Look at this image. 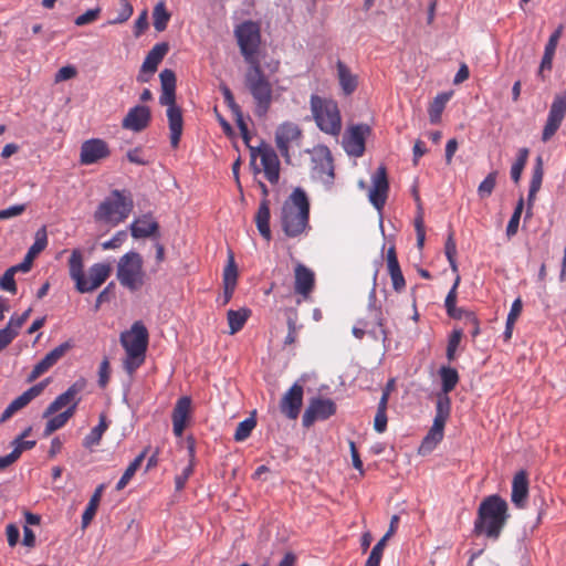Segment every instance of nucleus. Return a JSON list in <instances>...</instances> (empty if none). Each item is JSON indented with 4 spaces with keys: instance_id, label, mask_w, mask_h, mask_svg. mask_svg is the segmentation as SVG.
<instances>
[{
    "instance_id": "nucleus-1",
    "label": "nucleus",
    "mask_w": 566,
    "mask_h": 566,
    "mask_svg": "<svg viewBox=\"0 0 566 566\" xmlns=\"http://www.w3.org/2000/svg\"><path fill=\"white\" fill-rule=\"evenodd\" d=\"M233 34L239 46L240 53L248 65L244 74V84L255 104V115L265 116L274 99L277 98V92L284 87H277L274 95L273 85L265 75L260 62V49L262 44L261 25L256 21L247 20L233 30Z\"/></svg>"
},
{
    "instance_id": "nucleus-2",
    "label": "nucleus",
    "mask_w": 566,
    "mask_h": 566,
    "mask_svg": "<svg viewBox=\"0 0 566 566\" xmlns=\"http://www.w3.org/2000/svg\"><path fill=\"white\" fill-rule=\"evenodd\" d=\"M510 518L507 502L497 494L484 497L478 509L474 533L497 541Z\"/></svg>"
},
{
    "instance_id": "nucleus-3",
    "label": "nucleus",
    "mask_w": 566,
    "mask_h": 566,
    "mask_svg": "<svg viewBox=\"0 0 566 566\" xmlns=\"http://www.w3.org/2000/svg\"><path fill=\"white\" fill-rule=\"evenodd\" d=\"M280 219L282 230L289 238H296L308 228L310 201L302 188H295L283 202Z\"/></svg>"
},
{
    "instance_id": "nucleus-4",
    "label": "nucleus",
    "mask_w": 566,
    "mask_h": 566,
    "mask_svg": "<svg viewBox=\"0 0 566 566\" xmlns=\"http://www.w3.org/2000/svg\"><path fill=\"white\" fill-rule=\"evenodd\" d=\"M119 340L126 354L123 367L132 376L145 363L149 342L148 331L140 321H137L128 331L120 334Z\"/></svg>"
},
{
    "instance_id": "nucleus-5",
    "label": "nucleus",
    "mask_w": 566,
    "mask_h": 566,
    "mask_svg": "<svg viewBox=\"0 0 566 566\" xmlns=\"http://www.w3.org/2000/svg\"><path fill=\"white\" fill-rule=\"evenodd\" d=\"M111 272V264L95 263L88 269V276H86L83 254L78 249H74L69 259V273L80 293H90L98 289L109 277Z\"/></svg>"
},
{
    "instance_id": "nucleus-6",
    "label": "nucleus",
    "mask_w": 566,
    "mask_h": 566,
    "mask_svg": "<svg viewBox=\"0 0 566 566\" xmlns=\"http://www.w3.org/2000/svg\"><path fill=\"white\" fill-rule=\"evenodd\" d=\"M310 106L316 126L323 133L337 137L342 132V115L337 102L313 94Z\"/></svg>"
},
{
    "instance_id": "nucleus-7",
    "label": "nucleus",
    "mask_w": 566,
    "mask_h": 566,
    "mask_svg": "<svg viewBox=\"0 0 566 566\" xmlns=\"http://www.w3.org/2000/svg\"><path fill=\"white\" fill-rule=\"evenodd\" d=\"M133 208L134 202L129 196H126L124 191L113 190L111 196L98 205L94 212V219L96 222L116 227L128 218Z\"/></svg>"
},
{
    "instance_id": "nucleus-8",
    "label": "nucleus",
    "mask_w": 566,
    "mask_h": 566,
    "mask_svg": "<svg viewBox=\"0 0 566 566\" xmlns=\"http://www.w3.org/2000/svg\"><path fill=\"white\" fill-rule=\"evenodd\" d=\"M116 279L128 291H139L147 279L143 256L136 251H129L122 255L116 265Z\"/></svg>"
},
{
    "instance_id": "nucleus-9",
    "label": "nucleus",
    "mask_w": 566,
    "mask_h": 566,
    "mask_svg": "<svg viewBox=\"0 0 566 566\" xmlns=\"http://www.w3.org/2000/svg\"><path fill=\"white\" fill-rule=\"evenodd\" d=\"M302 128L293 122H283L275 130V145L282 157L290 161V149L294 146H301L303 139Z\"/></svg>"
},
{
    "instance_id": "nucleus-10",
    "label": "nucleus",
    "mask_w": 566,
    "mask_h": 566,
    "mask_svg": "<svg viewBox=\"0 0 566 566\" xmlns=\"http://www.w3.org/2000/svg\"><path fill=\"white\" fill-rule=\"evenodd\" d=\"M250 156L252 163H254L258 156L260 157L265 178L269 182L274 185L279 181L280 160L270 145L262 142L258 147H250Z\"/></svg>"
},
{
    "instance_id": "nucleus-11",
    "label": "nucleus",
    "mask_w": 566,
    "mask_h": 566,
    "mask_svg": "<svg viewBox=\"0 0 566 566\" xmlns=\"http://www.w3.org/2000/svg\"><path fill=\"white\" fill-rule=\"evenodd\" d=\"M371 134V128L367 124H356L349 126L343 135V147L345 151L353 157H361L366 149V138Z\"/></svg>"
},
{
    "instance_id": "nucleus-12",
    "label": "nucleus",
    "mask_w": 566,
    "mask_h": 566,
    "mask_svg": "<svg viewBox=\"0 0 566 566\" xmlns=\"http://www.w3.org/2000/svg\"><path fill=\"white\" fill-rule=\"evenodd\" d=\"M336 403L329 398H312L302 417V424L310 428L318 420H327L336 413Z\"/></svg>"
},
{
    "instance_id": "nucleus-13",
    "label": "nucleus",
    "mask_w": 566,
    "mask_h": 566,
    "mask_svg": "<svg viewBox=\"0 0 566 566\" xmlns=\"http://www.w3.org/2000/svg\"><path fill=\"white\" fill-rule=\"evenodd\" d=\"M566 115V92L555 95L548 112V116L543 128L542 140L544 143L552 139L560 127Z\"/></svg>"
},
{
    "instance_id": "nucleus-14",
    "label": "nucleus",
    "mask_w": 566,
    "mask_h": 566,
    "mask_svg": "<svg viewBox=\"0 0 566 566\" xmlns=\"http://www.w3.org/2000/svg\"><path fill=\"white\" fill-rule=\"evenodd\" d=\"M389 192V181L387 175V168L385 165H380L375 174L371 176V188L368 192V199L370 203L378 210L381 211L386 205Z\"/></svg>"
},
{
    "instance_id": "nucleus-15",
    "label": "nucleus",
    "mask_w": 566,
    "mask_h": 566,
    "mask_svg": "<svg viewBox=\"0 0 566 566\" xmlns=\"http://www.w3.org/2000/svg\"><path fill=\"white\" fill-rule=\"evenodd\" d=\"M168 51L169 45L166 42H160L153 46V49L147 53L139 74L137 75V81L139 83H146L149 81V76H147V74L153 75L157 71L158 65L164 60Z\"/></svg>"
},
{
    "instance_id": "nucleus-16",
    "label": "nucleus",
    "mask_w": 566,
    "mask_h": 566,
    "mask_svg": "<svg viewBox=\"0 0 566 566\" xmlns=\"http://www.w3.org/2000/svg\"><path fill=\"white\" fill-rule=\"evenodd\" d=\"M111 150L107 143L99 138L85 140L81 146L80 163L92 165L109 156Z\"/></svg>"
},
{
    "instance_id": "nucleus-17",
    "label": "nucleus",
    "mask_w": 566,
    "mask_h": 566,
    "mask_svg": "<svg viewBox=\"0 0 566 566\" xmlns=\"http://www.w3.org/2000/svg\"><path fill=\"white\" fill-rule=\"evenodd\" d=\"M303 386L295 382L282 397L280 402L281 412L289 419L295 420L303 405Z\"/></svg>"
},
{
    "instance_id": "nucleus-18",
    "label": "nucleus",
    "mask_w": 566,
    "mask_h": 566,
    "mask_svg": "<svg viewBox=\"0 0 566 566\" xmlns=\"http://www.w3.org/2000/svg\"><path fill=\"white\" fill-rule=\"evenodd\" d=\"M49 380L45 379L31 388L24 391L22 395L17 397L14 400L10 402V405L4 409L0 417V422H6L9 420L15 412L28 406L34 398L42 394L44 388L46 387Z\"/></svg>"
},
{
    "instance_id": "nucleus-19",
    "label": "nucleus",
    "mask_w": 566,
    "mask_h": 566,
    "mask_svg": "<svg viewBox=\"0 0 566 566\" xmlns=\"http://www.w3.org/2000/svg\"><path fill=\"white\" fill-rule=\"evenodd\" d=\"M84 388V382H74L72 386L67 388L66 391L59 395L45 409L43 412V417L48 418L59 410H61L64 407L74 406V411L76 410V407L80 402V399L77 398V395L80 391Z\"/></svg>"
},
{
    "instance_id": "nucleus-20",
    "label": "nucleus",
    "mask_w": 566,
    "mask_h": 566,
    "mask_svg": "<svg viewBox=\"0 0 566 566\" xmlns=\"http://www.w3.org/2000/svg\"><path fill=\"white\" fill-rule=\"evenodd\" d=\"M151 120L149 107L136 105L132 107L122 120V127L135 133L146 129Z\"/></svg>"
},
{
    "instance_id": "nucleus-21",
    "label": "nucleus",
    "mask_w": 566,
    "mask_h": 566,
    "mask_svg": "<svg viewBox=\"0 0 566 566\" xmlns=\"http://www.w3.org/2000/svg\"><path fill=\"white\" fill-rule=\"evenodd\" d=\"M315 287V273L302 263H297L294 269V291L306 301Z\"/></svg>"
},
{
    "instance_id": "nucleus-22",
    "label": "nucleus",
    "mask_w": 566,
    "mask_h": 566,
    "mask_svg": "<svg viewBox=\"0 0 566 566\" xmlns=\"http://www.w3.org/2000/svg\"><path fill=\"white\" fill-rule=\"evenodd\" d=\"M310 153L318 176L321 178L326 176L328 181L332 180L334 178V166L329 148L325 145H317Z\"/></svg>"
},
{
    "instance_id": "nucleus-23",
    "label": "nucleus",
    "mask_w": 566,
    "mask_h": 566,
    "mask_svg": "<svg viewBox=\"0 0 566 566\" xmlns=\"http://www.w3.org/2000/svg\"><path fill=\"white\" fill-rule=\"evenodd\" d=\"M191 413V399L187 396L179 398L171 413L172 431L176 437H181L185 432Z\"/></svg>"
},
{
    "instance_id": "nucleus-24",
    "label": "nucleus",
    "mask_w": 566,
    "mask_h": 566,
    "mask_svg": "<svg viewBox=\"0 0 566 566\" xmlns=\"http://www.w3.org/2000/svg\"><path fill=\"white\" fill-rule=\"evenodd\" d=\"M161 84V94L159 103L168 107H178L176 105V74L172 70L165 69L159 74Z\"/></svg>"
},
{
    "instance_id": "nucleus-25",
    "label": "nucleus",
    "mask_w": 566,
    "mask_h": 566,
    "mask_svg": "<svg viewBox=\"0 0 566 566\" xmlns=\"http://www.w3.org/2000/svg\"><path fill=\"white\" fill-rule=\"evenodd\" d=\"M158 230L159 224L150 213L143 214L130 224V233L135 239L153 237Z\"/></svg>"
},
{
    "instance_id": "nucleus-26",
    "label": "nucleus",
    "mask_w": 566,
    "mask_h": 566,
    "mask_svg": "<svg viewBox=\"0 0 566 566\" xmlns=\"http://www.w3.org/2000/svg\"><path fill=\"white\" fill-rule=\"evenodd\" d=\"M528 496V476L526 471H518L512 481L511 500L516 507H524Z\"/></svg>"
},
{
    "instance_id": "nucleus-27",
    "label": "nucleus",
    "mask_w": 566,
    "mask_h": 566,
    "mask_svg": "<svg viewBox=\"0 0 566 566\" xmlns=\"http://www.w3.org/2000/svg\"><path fill=\"white\" fill-rule=\"evenodd\" d=\"M386 261H387L388 273H389L391 282H392V287L396 292L399 293L405 289L406 281L402 275V272H401V269H400V265L398 262L396 249L394 245L389 247V249L387 250Z\"/></svg>"
},
{
    "instance_id": "nucleus-28",
    "label": "nucleus",
    "mask_w": 566,
    "mask_h": 566,
    "mask_svg": "<svg viewBox=\"0 0 566 566\" xmlns=\"http://www.w3.org/2000/svg\"><path fill=\"white\" fill-rule=\"evenodd\" d=\"M543 177H544L543 159L541 156H538L535 159L532 178H531V182H530V190H528V196H527L528 209L526 211V218H530L532 216V207L534 205L536 193L541 189Z\"/></svg>"
},
{
    "instance_id": "nucleus-29",
    "label": "nucleus",
    "mask_w": 566,
    "mask_h": 566,
    "mask_svg": "<svg viewBox=\"0 0 566 566\" xmlns=\"http://www.w3.org/2000/svg\"><path fill=\"white\" fill-rule=\"evenodd\" d=\"M166 114L170 130V144L172 148H177L184 128L182 113L180 107H168Z\"/></svg>"
},
{
    "instance_id": "nucleus-30",
    "label": "nucleus",
    "mask_w": 566,
    "mask_h": 566,
    "mask_svg": "<svg viewBox=\"0 0 566 566\" xmlns=\"http://www.w3.org/2000/svg\"><path fill=\"white\" fill-rule=\"evenodd\" d=\"M270 201L268 199H262L259 206V209L255 213L254 221L258 228L259 233L268 242L272 239V233L270 229Z\"/></svg>"
},
{
    "instance_id": "nucleus-31",
    "label": "nucleus",
    "mask_w": 566,
    "mask_h": 566,
    "mask_svg": "<svg viewBox=\"0 0 566 566\" xmlns=\"http://www.w3.org/2000/svg\"><path fill=\"white\" fill-rule=\"evenodd\" d=\"M46 244H48L46 232H45V229L43 228L42 230L36 232L35 242L29 249L23 261L21 263L17 264L15 266L18 269H20L21 272H23V273L29 272L32 266V261H33L34 256L38 253H40L42 250H44Z\"/></svg>"
},
{
    "instance_id": "nucleus-32",
    "label": "nucleus",
    "mask_w": 566,
    "mask_h": 566,
    "mask_svg": "<svg viewBox=\"0 0 566 566\" xmlns=\"http://www.w3.org/2000/svg\"><path fill=\"white\" fill-rule=\"evenodd\" d=\"M444 426H446L444 423L433 420L432 427L430 428L429 432L423 438V440L420 444V448H419L420 454H422V455L429 454L437 447V444L443 438Z\"/></svg>"
},
{
    "instance_id": "nucleus-33",
    "label": "nucleus",
    "mask_w": 566,
    "mask_h": 566,
    "mask_svg": "<svg viewBox=\"0 0 566 566\" xmlns=\"http://www.w3.org/2000/svg\"><path fill=\"white\" fill-rule=\"evenodd\" d=\"M337 72L339 85L345 95H350L357 88V77L352 74L350 70L342 62H337Z\"/></svg>"
},
{
    "instance_id": "nucleus-34",
    "label": "nucleus",
    "mask_w": 566,
    "mask_h": 566,
    "mask_svg": "<svg viewBox=\"0 0 566 566\" xmlns=\"http://www.w3.org/2000/svg\"><path fill=\"white\" fill-rule=\"evenodd\" d=\"M251 315V310L249 308H240L238 311L229 310L227 313V319L229 324V334L234 335L240 332L245 325L248 318Z\"/></svg>"
},
{
    "instance_id": "nucleus-35",
    "label": "nucleus",
    "mask_w": 566,
    "mask_h": 566,
    "mask_svg": "<svg viewBox=\"0 0 566 566\" xmlns=\"http://www.w3.org/2000/svg\"><path fill=\"white\" fill-rule=\"evenodd\" d=\"M103 489H104V485L97 486V489L94 491L93 495L91 496V499L86 505V509L82 515V527L83 528H86L90 525V523L93 521V518L97 512L101 499H102Z\"/></svg>"
},
{
    "instance_id": "nucleus-36",
    "label": "nucleus",
    "mask_w": 566,
    "mask_h": 566,
    "mask_svg": "<svg viewBox=\"0 0 566 566\" xmlns=\"http://www.w3.org/2000/svg\"><path fill=\"white\" fill-rule=\"evenodd\" d=\"M74 416V406H70L65 411L52 417L45 426L44 436L49 437L54 431L63 428L66 422Z\"/></svg>"
},
{
    "instance_id": "nucleus-37",
    "label": "nucleus",
    "mask_w": 566,
    "mask_h": 566,
    "mask_svg": "<svg viewBox=\"0 0 566 566\" xmlns=\"http://www.w3.org/2000/svg\"><path fill=\"white\" fill-rule=\"evenodd\" d=\"M441 377L442 392L448 395L459 382V374L455 368L442 366L439 370Z\"/></svg>"
},
{
    "instance_id": "nucleus-38",
    "label": "nucleus",
    "mask_w": 566,
    "mask_h": 566,
    "mask_svg": "<svg viewBox=\"0 0 566 566\" xmlns=\"http://www.w3.org/2000/svg\"><path fill=\"white\" fill-rule=\"evenodd\" d=\"M147 454V449H145L142 453H139L126 468L125 472L123 473L122 478L116 484V490L120 491L123 490L132 480V478L135 475L136 471L142 465L145 457Z\"/></svg>"
},
{
    "instance_id": "nucleus-39",
    "label": "nucleus",
    "mask_w": 566,
    "mask_h": 566,
    "mask_svg": "<svg viewBox=\"0 0 566 566\" xmlns=\"http://www.w3.org/2000/svg\"><path fill=\"white\" fill-rule=\"evenodd\" d=\"M450 95L447 93L438 94L434 99L430 103L428 108L429 119L432 124H438L441 119V114L446 108Z\"/></svg>"
},
{
    "instance_id": "nucleus-40",
    "label": "nucleus",
    "mask_w": 566,
    "mask_h": 566,
    "mask_svg": "<svg viewBox=\"0 0 566 566\" xmlns=\"http://www.w3.org/2000/svg\"><path fill=\"white\" fill-rule=\"evenodd\" d=\"M170 13L167 11L165 2H158L153 11L154 28L158 32H163L167 29L170 20Z\"/></svg>"
},
{
    "instance_id": "nucleus-41",
    "label": "nucleus",
    "mask_w": 566,
    "mask_h": 566,
    "mask_svg": "<svg viewBox=\"0 0 566 566\" xmlns=\"http://www.w3.org/2000/svg\"><path fill=\"white\" fill-rule=\"evenodd\" d=\"M107 429L106 419L104 416H101L99 423L95 426L91 432L84 438L83 446L87 449L99 444L104 432Z\"/></svg>"
},
{
    "instance_id": "nucleus-42",
    "label": "nucleus",
    "mask_w": 566,
    "mask_h": 566,
    "mask_svg": "<svg viewBox=\"0 0 566 566\" xmlns=\"http://www.w3.org/2000/svg\"><path fill=\"white\" fill-rule=\"evenodd\" d=\"M460 280H461L460 275L457 274L454 283H453L451 290L449 291V293H448V295L446 297V301H444V306H446L447 313L452 318H460L461 317L460 311H458L455 308L457 290H458V286L460 284Z\"/></svg>"
},
{
    "instance_id": "nucleus-43",
    "label": "nucleus",
    "mask_w": 566,
    "mask_h": 566,
    "mask_svg": "<svg viewBox=\"0 0 566 566\" xmlns=\"http://www.w3.org/2000/svg\"><path fill=\"white\" fill-rule=\"evenodd\" d=\"M451 410V400L448 395H439L437 405H436V417L434 421H440L441 423L447 422Z\"/></svg>"
},
{
    "instance_id": "nucleus-44",
    "label": "nucleus",
    "mask_w": 566,
    "mask_h": 566,
    "mask_svg": "<svg viewBox=\"0 0 566 566\" xmlns=\"http://www.w3.org/2000/svg\"><path fill=\"white\" fill-rule=\"evenodd\" d=\"M528 154L530 151L527 148H521L515 163L511 167V178L515 184L521 179L522 172L527 163Z\"/></svg>"
},
{
    "instance_id": "nucleus-45",
    "label": "nucleus",
    "mask_w": 566,
    "mask_h": 566,
    "mask_svg": "<svg viewBox=\"0 0 566 566\" xmlns=\"http://www.w3.org/2000/svg\"><path fill=\"white\" fill-rule=\"evenodd\" d=\"M118 6L119 8L117 11V15L114 19L108 20L106 24H122L128 21L129 18L133 15L134 8L129 0H118Z\"/></svg>"
},
{
    "instance_id": "nucleus-46",
    "label": "nucleus",
    "mask_w": 566,
    "mask_h": 566,
    "mask_svg": "<svg viewBox=\"0 0 566 566\" xmlns=\"http://www.w3.org/2000/svg\"><path fill=\"white\" fill-rule=\"evenodd\" d=\"M558 36H559V32H555L549 38V41H548V43L545 46L544 55L542 57L541 67H539L541 72L544 71V70H551L552 69V61H553V56H554V53H555V49H556V43H557Z\"/></svg>"
},
{
    "instance_id": "nucleus-47",
    "label": "nucleus",
    "mask_w": 566,
    "mask_h": 566,
    "mask_svg": "<svg viewBox=\"0 0 566 566\" xmlns=\"http://www.w3.org/2000/svg\"><path fill=\"white\" fill-rule=\"evenodd\" d=\"M523 208H524V199L521 197L516 203V207H515L513 214L511 216V219L506 227V235L509 239H511L512 237H514L517 233Z\"/></svg>"
},
{
    "instance_id": "nucleus-48",
    "label": "nucleus",
    "mask_w": 566,
    "mask_h": 566,
    "mask_svg": "<svg viewBox=\"0 0 566 566\" xmlns=\"http://www.w3.org/2000/svg\"><path fill=\"white\" fill-rule=\"evenodd\" d=\"M21 272L15 265L9 268L0 279V287L12 294L17 293V284L14 281L15 273Z\"/></svg>"
},
{
    "instance_id": "nucleus-49",
    "label": "nucleus",
    "mask_w": 566,
    "mask_h": 566,
    "mask_svg": "<svg viewBox=\"0 0 566 566\" xmlns=\"http://www.w3.org/2000/svg\"><path fill=\"white\" fill-rule=\"evenodd\" d=\"M497 171L490 172L478 187V195L481 199L492 195L496 185Z\"/></svg>"
},
{
    "instance_id": "nucleus-50",
    "label": "nucleus",
    "mask_w": 566,
    "mask_h": 566,
    "mask_svg": "<svg viewBox=\"0 0 566 566\" xmlns=\"http://www.w3.org/2000/svg\"><path fill=\"white\" fill-rule=\"evenodd\" d=\"M463 337L462 329H453L449 336L448 345H447V358L449 361H453L455 359L457 349L461 343Z\"/></svg>"
},
{
    "instance_id": "nucleus-51",
    "label": "nucleus",
    "mask_w": 566,
    "mask_h": 566,
    "mask_svg": "<svg viewBox=\"0 0 566 566\" xmlns=\"http://www.w3.org/2000/svg\"><path fill=\"white\" fill-rule=\"evenodd\" d=\"M238 269L232 253H229L228 264L223 271V285L237 286Z\"/></svg>"
},
{
    "instance_id": "nucleus-52",
    "label": "nucleus",
    "mask_w": 566,
    "mask_h": 566,
    "mask_svg": "<svg viewBox=\"0 0 566 566\" xmlns=\"http://www.w3.org/2000/svg\"><path fill=\"white\" fill-rule=\"evenodd\" d=\"M255 420L253 418H247L245 420L241 421L234 432V440L240 442L248 439L255 427Z\"/></svg>"
},
{
    "instance_id": "nucleus-53",
    "label": "nucleus",
    "mask_w": 566,
    "mask_h": 566,
    "mask_svg": "<svg viewBox=\"0 0 566 566\" xmlns=\"http://www.w3.org/2000/svg\"><path fill=\"white\" fill-rule=\"evenodd\" d=\"M387 542L388 541L382 537L378 541V543L373 547L370 555L365 563V566H380Z\"/></svg>"
},
{
    "instance_id": "nucleus-54",
    "label": "nucleus",
    "mask_w": 566,
    "mask_h": 566,
    "mask_svg": "<svg viewBox=\"0 0 566 566\" xmlns=\"http://www.w3.org/2000/svg\"><path fill=\"white\" fill-rule=\"evenodd\" d=\"M444 253L449 261V264L454 273H458V263L455 260L457 245L453 239V232H450L444 245Z\"/></svg>"
},
{
    "instance_id": "nucleus-55",
    "label": "nucleus",
    "mask_w": 566,
    "mask_h": 566,
    "mask_svg": "<svg viewBox=\"0 0 566 566\" xmlns=\"http://www.w3.org/2000/svg\"><path fill=\"white\" fill-rule=\"evenodd\" d=\"M101 11L102 9L99 7L87 10L85 13L75 18V25L83 27L95 22L99 18Z\"/></svg>"
},
{
    "instance_id": "nucleus-56",
    "label": "nucleus",
    "mask_w": 566,
    "mask_h": 566,
    "mask_svg": "<svg viewBox=\"0 0 566 566\" xmlns=\"http://www.w3.org/2000/svg\"><path fill=\"white\" fill-rule=\"evenodd\" d=\"M53 365V363L50 360V358L45 355L32 369L31 374L29 375L28 380L34 381L36 378H39L41 375L46 373Z\"/></svg>"
},
{
    "instance_id": "nucleus-57",
    "label": "nucleus",
    "mask_w": 566,
    "mask_h": 566,
    "mask_svg": "<svg viewBox=\"0 0 566 566\" xmlns=\"http://www.w3.org/2000/svg\"><path fill=\"white\" fill-rule=\"evenodd\" d=\"M285 317L287 324V332L298 333L302 325H298V312L295 307H289L285 310Z\"/></svg>"
},
{
    "instance_id": "nucleus-58",
    "label": "nucleus",
    "mask_w": 566,
    "mask_h": 566,
    "mask_svg": "<svg viewBox=\"0 0 566 566\" xmlns=\"http://www.w3.org/2000/svg\"><path fill=\"white\" fill-rule=\"evenodd\" d=\"M127 239V232L125 230L117 231L112 239L102 243L103 250H115L118 249Z\"/></svg>"
},
{
    "instance_id": "nucleus-59",
    "label": "nucleus",
    "mask_w": 566,
    "mask_h": 566,
    "mask_svg": "<svg viewBox=\"0 0 566 566\" xmlns=\"http://www.w3.org/2000/svg\"><path fill=\"white\" fill-rule=\"evenodd\" d=\"M36 441L35 440H25L22 438H15L12 441L13 450L12 452H17V459L20 458L23 451L31 450L35 447Z\"/></svg>"
},
{
    "instance_id": "nucleus-60",
    "label": "nucleus",
    "mask_w": 566,
    "mask_h": 566,
    "mask_svg": "<svg viewBox=\"0 0 566 566\" xmlns=\"http://www.w3.org/2000/svg\"><path fill=\"white\" fill-rule=\"evenodd\" d=\"M369 310L373 313L374 319L376 322V325L380 327V333L382 335V338H387V331L385 328V317L382 315L381 307L376 306L375 303L369 304Z\"/></svg>"
},
{
    "instance_id": "nucleus-61",
    "label": "nucleus",
    "mask_w": 566,
    "mask_h": 566,
    "mask_svg": "<svg viewBox=\"0 0 566 566\" xmlns=\"http://www.w3.org/2000/svg\"><path fill=\"white\" fill-rule=\"evenodd\" d=\"M109 360L105 357L98 368V385L101 388H105L109 381Z\"/></svg>"
},
{
    "instance_id": "nucleus-62",
    "label": "nucleus",
    "mask_w": 566,
    "mask_h": 566,
    "mask_svg": "<svg viewBox=\"0 0 566 566\" xmlns=\"http://www.w3.org/2000/svg\"><path fill=\"white\" fill-rule=\"evenodd\" d=\"M27 210V205H14L7 209L0 210V220L11 219L21 216Z\"/></svg>"
},
{
    "instance_id": "nucleus-63",
    "label": "nucleus",
    "mask_w": 566,
    "mask_h": 566,
    "mask_svg": "<svg viewBox=\"0 0 566 566\" xmlns=\"http://www.w3.org/2000/svg\"><path fill=\"white\" fill-rule=\"evenodd\" d=\"M148 29V14L147 11L144 10L134 23V35L135 38H139L146 30Z\"/></svg>"
},
{
    "instance_id": "nucleus-64",
    "label": "nucleus",
    "mask_w": 566,
    "mask_h": 566,
    "mask_svg": "<svg viewBox=\"0 0 566 566\" xmlns=\"http://www.w3.org/2000/svg\"><path fill=\"white\" fill-rule=\"evenodd\" d=\"M192 472H193V464L189 463L182 470V472L175 478V485H176L177 491H180L185 488V485H186L189 476L192 474Z\"/></svg>"
}]
</instances>
